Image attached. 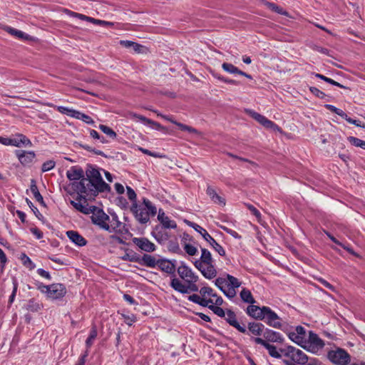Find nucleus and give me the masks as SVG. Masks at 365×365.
<instances>
[{
  "mask_svg": "<svg viewBox=\"0 0 365 365\" xmlns=\"http://www.w3.org/2000/svg\"><path fill=\"white\" fill-rule=\"evenodd\" d=\"M327 358L335 365H349L351 361L350 354L342 348L329 351Z\"/></svg>",
  "mask_w": 365,
  "mask_h": 365,
  "instance_id": "0eeeda50",
  "label": "nucleus"
},
{
  "mask_svg": "<svg viewBox=\"0 0 365 365\" xmlns=\"http://www.w3.org/2000/svg\"><path fill=\"white\" fill-rule=\"evenodd\" d=\"M112 220L108 221V222L110 223V230L112 232H119L120 233H123V230H121V227H124L125 225H123V223L119 221L118 217L115 213H113L111 215Z\"/></svg>",
  "mask_w": 365,
  "mask_h": 365,
  "instance_id": "bb28decb",
  "label": "nucleus"
},
{
  "mask_svg": "<svg viewBox=\"0 0 365 365\" xmlns=\"http://www.w3.org/2000/svg\"><path fill=\"white\" fill-rule=\"evenodd\" d=\"M220 305H216L215 304H210L208 308L211 309L216 315L220 317H225L226 312L220 307Z\"/></svg>",
  "mask_w": 365,
  "mask_h": 365,
  "instance_id": "09e8293b",
  "label": "nucleus"
},
{
  "mask_svg": "<svg viewBox=\"0 0 365 365\" xmlns=\"http://www.w3.org/2000/svg\"><path fill=\"white\" fill-rule=\"evenodd\" d=\"M240 295L241 299L244 302L248 303L250 304L255 303V299H254L251 292L249 289H247L246 288H243L242 289V291L240 292Z\"/></svg>",
  "mask_w": 365,
  "mask_h": 365,
  "instance_id": "2f4dec72",
  "label": "nucleus"
},
{
  "mask_svg": "<svg viewBox=\"0 0 365 365\" xmlns=\"http://www.w3.org/2000/svg\"><path fill=\"white\" fill-rule=\"evenodd\" d=\"M132 211L140 223L145 224L149 221L150 215L143 206L135 204L133 205Z\"/></svg>",
  "mask_w": 365,
  "mask_h": 365,
  "instance_id": "4468645a",
  "label": "nucleus"
},
{
  "mask_svg": "<svg viewBox=\"0 0 365 365\" xmlns=\"http://www.w3.org/2000/svg\"><path fill=\"white\" fill-rule=\"evenodd\" d=\"M84 174L86 173L81 167L74 165L67 170L66 177L71 182H79L81 179H85Z\"/></svg>",
  "mask_w": 365,
  "mask_h": 365,
  "instance_id": "ddd939ff",
  "label": "nucleus"
},
{
  "mask_svg": "<svg viewBox=\"0 0 365 365\" xmlns=\"http://www.w3.org/2000/svg\"><path fill=\"white\" fill-rule=\"evenodd\" d=\"M131 115H132L133 118L139 120L145 124L150 125L151 123H153V120H152L149 118H147L146 117H145L143 115L137 114V113H132Z\"/></svg>",
  "mask_w": 365,
  "mask_h": 365,
  "instance_id": "5fc2aeb1",
  "label": "nucleus"
},
{
  "mask_svg": "<svg viewBox=\"0 0 365 365\" xmlns=\"http://www.w3.org/2000/svg\"><path fill=\"white\" fill-rule=\"evenodd\" d=\"M11 145L21 147L22 145L26 146H31V141L24 135L19 134L16 138H11Z\"/></svg>",
  "mask_w": 365,
  "mask_h": 365,
  "instance_id": "393cba45",
  "label": "nucleus"
},
{
  "mask_svg": "<svg viewBox=\"0 0 365 365\" xmlns=\"http://www.w3.org/2000/svg\"><path fill=\"white\" fill-rule=\"evenodd\" d=\"M200 293L202 297H205L206 296L212 297V299L217 298V294L214 292L213 289L209 287H203L200 289Z\"/></svg>",
  "mask_w": 365,
  "mask_h": 365,
  "instance_id": "c9c22d12",
  "label": "nucleus"
},
{
  "mask_svg": "<svg viewBox=\"0 0 365 365\" xmlns=\"http://www.w3.org/2000/svg\"><path fill=\"white\" fill-rule=\"evenodd\" d=\"M56 109L58 112H60L62 114L67 115L68 116H71L72 118H75V115H76L78 110L64 107V106H57Z\"/></svg>",
  "mask_w": 365,
  "mask_h": 365,
  "instance_id": "a19ab883",
  "label": "nucleus"
},
{
  "mask_svg": "<svg viewBox=\"0 0 365 365\" xmlns=\"http://www.w3.org/2000/svg\"><path fill=\"white\" fill-rule=\"evenodd\" d=\"M254 341L257 344L262 345L265 349H267L269 354L274 358L280 359L282 357V354H280V350L278 351L277 347L274 345H272L267 342L262 338L256 337L253 339Z\"/></svg>",
  "mask_w": 365,
  "mask_h": 365,
  "instance_id": "dca6fc26",
  "label": "nucleus"
},
{
  "mask_svg": "<svg viewBox=\"0 0 365 365\" xmlns=\"http://www.w3.org/2000/svg\"><path fill=\"white\" fill-rule=\"evenodd\" d=\"M225 319L230 326L235 327L240 332L243 334H248L245 327L241 326L237 322L236 314L233 311L227 309L225 313Z\"/></svg>",
  "mask_w": 365,
  "mask_h": 365,
  "instance_id": "2eb2a0df",
  "label": "nucleus"
},
{
  "mask_svg": "<svg viewBox=\"0 0 365 365\" xmlns=\"http://www.w3.org/2000/svg\"><path fill=\"white\" fill-rule=\"evenodd\" d=\"M227 287L230 286L235 288H238L241 285V282L239 281V279L230 274H227Z\"/></svg>",
  "mask_w": 365,
  "mask_h": 365,
  "instance_id": "37998d69",
  "label": "nucleus"
},
{
  "mask_svg": "<svg viewBox=\"0 0 365 365\" xmlns=\"http://www.w3.org/2000/svg\"><path fill=\"white\" fill-rule=\"evenodd\" d=\"M37 273L42 277L43 278H46L48 280H51V274H49L48 272L44 270L42 268H39L37 269Z\"/></svg>",
  "mask_w": 365,
  "mask_h": 365,
  "instance_id": "338daca9",
  "label": "nucleus"
},
{
  "mask_svg": "<svg viewBox=\"0 0 365 365\" xmlns=\"http://www.w3.org/2000/svg\"><path fill=\"white\" fill-rule=\"evenodd\" d=\"M13 285H14L13 291H12V293L10 295L9 299V304L13 303V302L15 299V297H16V292H17V289H18V283H17L16 280L14 279L13 281Z\"/></svg>",
  "mask_w": 365,
  "mask_h": 365,
  "instance_id": "e2e57ef3",
  "label": "nucleus"
},
{
  "mask_svg": "<svg viewBox=\"0 0 365 365\" xmlns=\"http://www.w3.org/2000/svg\"><path fill=\"white\" fill-rule=\"evenodd\" d=\"M30 189H31V191L33 193L34 197L36 199V200L37 202H38L41 205L46 206V204L43 201V198L42 195H41V193L39 192L38 187L36 185V182L34 180H31V185Z\"/></svg>",
  "mask_w": 365,
  "mask_h": 365,
  "instance_id": "473e14b6",
  "label": "nucleus"
},
{
  "mask_svg": "<svg viewBox=\"0 0 365 365\" xmlns=\"http://www.w3.org/2000/svg\"><path fill=\"white\" fill-rule=\"evenodd\" d=\"M157 266L160 270L168 274H173L175 272V264L170 260L165 259H158Z\"/></svg>",
  "mask_w": 365,
  "mask_h": 365,
  "instance_id": "412c9836",
  "label": "nucleus"
},
{
  "mask_svg": "<svg viewBox=\"0 0 365 365\" xmlns=\"http://www.w3.org/2000/svg\"><path fill=\"white\" fill-rule=\"evenodd\" d=\"M20 259H21L22 264L26 267L29 269L30 270H32L36 267L35 264L31 261V259L25 253L21 254Z\"/></svg>",
  "mask_w": 365,
  "mask_h": 365,
  "instance_id": "e433bc0d",
  "label": "nucleus"
},
{
  "mask_svg": "<svg viewBox=\"0 0 365 365\" xmlns=\"http://www.w3.org/2000/svg\"><path fill=\"white\" fill-rule=\"evenodd\" d=\"M263 314L261 321H264L268 326L275 329H282V319L270 307L263 306Z\"/></svg>",
  "mask_w": 365,
  "mask_h": 365,
  "instance_id": "6e6552de",
  "label": "nucleus"
},
{
  "mask_svg": "<svg viewBox=\"0 0 365 365\" xmlns=\"http://www.w3.org/2000/svg\"><path fill=\"white\" fill-rule=\"evenodd\" d=\"M4 30L7 31L9 34L14 36L21 39L28 40L30 38V36L20 30H17L16 29L11 28L10 26H6Z\"/></svg>",
  "mask_w": 365,
  "mask_h": 365,
  "instance_id": "c756f323",
  "label": "nucleus"
},
{
  "mask_svg": "<svg viewBox=\"0 0 365 365\" xmlns=\"http://www.w3.org/2000/svg\"><path fill=\"white\" fill-rule=\"evenodd\" d=\"M221 227L225 232H226L227 234L230 235L234 238L238 239V240L242 238L241 235H240L236 231H235L232 229H230L227 227Z\"/></svg>",
  "mask_w": 365,
  "mask_h": 365,
  "instance_id": "0e129e2a",
  "label": "nucleus"
},
{
  "mask_svg": "<svg viewBox=\"0 0 365 365\" xmlns=\"http://www.w3.org/2000/svg\"><path fill=\"white\" fill-rule=\"evenodd\" d=\"M163 229H175L177 227V224L174 220H170L168 217L165 218L163 222H160Z\"/></svg>",
  "mask_w": 365,
  "mask_h": 365,
  "instance_id": "de8ad7c7",
  "label": "nucleus"
},
{
  "mask_svg": "<svg viewBox=\"0 0 365 365\" xmlns=\"http://www.w3.org/2000/svg\"><path fill=\"white\" fill-rule=\"evenodd\" d=\"M143 204L144 208H146L150 216H154L156 215L157 209L148 199L143 198Z\"/></svg>",
  "mask_w": 365,
  "mask_h": 365,
  "instance_id": "f704fd0d",
  "label": "nucleus"
},
{
  "mask_svg": "<svg viewBox=\"0 0 365 365\" xmlns=\"http://www.w3.org/2000/svg\"><path fill=\"white\" fill-rule=\"evenodd\" d=\"M99 129L112 139H115L117 136L116 133L112 128L107 125H100Z\"/></svg>",
  "mask_w": 365,
  "mask_h": 365,
  "instance_id": "49530a36",
  "label": "nucleus"
},
{
  "mask_svg": "<svg viewBox=\"0 0 365 365\" xmlns=\"http://www.w3.org/2000/svg\"><path fill=\"white\" fill-rule=\"evenodd\" d=\"M90 135L94 138L99 140L102 143H106L108 141L103 136L99 135V133L95 130H90Z\"/></svg>",
  "mask_w": 365,
  "mask_h": 365,
  "instance_id": "052dcab7",
  "label": "nucleus"
},
{
  "mask_svg": "<svg viewBox=\"0 0 365 365\" xmlns=\"http://www.w3.org/2000/svg\"><path fill=\"white\" fill-rule=\"evenodd\" d=\"M222 303L223 299L221 297H217V298L215 300L212 299H207L205 297H202L198 304L204 307H208V306H210V304H215L216 305H222Z\"/></svg>",
  "mask_w": 365,
  "mask_h": 365,
  "instance_id": "7c9ffc66",
  "label": "nucleus"
},
{
  "mask_svg": "<svg viewBox=\"0 0 365 365\" xmlns=\"http://www.w3.org/2000/svg\"><path fill=\"white\" fill-rule=\"evenodd\" d=\"M178 273L180 277L185 281L186 284H183L179 279L174 277L170 282V287L175 291L187 294L190 292H197L199 288L196 284L198 280V276L187 265L182 264L178 268Z\"/></svg>",
  "mask_w": 365,
  "mask_h": 365,
  "instance_id": "f03ea898",
  "label": "nucleus"
},
{
  "mask_svg": "<svg viewBox=\"0 0 365 365\" xmlns=\"http://www.w3.org/2000/svg\"><path fill=\"white\" fill-rule=\"evenodd\" d=\"M263 336L267 342H279L282 343L283 341V337L279 332L273 331L269 329H265L263 332Z\"/></svg>",
  "mask_w": 365,
  "mask_h": 365,
  "instance_id": "6ab92c4d",
  "label": "nucleus"
},
{
  "mask_svg": "<svg viewBox=\"0 0 365 365\" xmlns=\"http://www.w3.org/2000/svg\"><path fill=\"white\" fill-rule=\"evenodd\" d=\"M138 262L143 266L153 268L157 266L158 259L150 255L144 254Z\"/></svg>",
  "mask_w": 365,
  "mask_h": 365,
  "instance_id": "b1692460",
  "label": "nucleus"
},
{
  "mask_svg": "<svg viewBox=\"0 0 365 365\" xmlns=\"http://www.w3.org/2000/svg\"><path fill=\"white\" fill-rule=\"evenodd\" d=\"M152 236L159 242L163 243L169 238L168 234L160 225H156L151 232Z\"/></svg>",
  "mask_w": 365,
  "mask_h": 365,
  "instance_id": "4be33fe9",
  "label": "nucleus"
},
{
  "mask_svg": "<svg viewBox=\"0 0 365 365\" xmlns=\"http://www.w3.org/2000/svg\"><path fill=\"white\" fill-rule=\"evenodd\" d=\"M206 193L215 203L219 204L220 205H225V198L220 196L212 187L208 186L206 190Z\"/></svg>",
  "mask_w": 365,
  "mask_h": 365,
  "instance_id": "a878e982",
  "label": "nucleus"
},
{
  "mask_svg": "<svg viewBox=\"0 0 365 365\" xmlns=\"http://www.w3.org/2000/svg\"><path fill=\"white\" fill-rule=\"evenodd\" d=\"M64 12H65V14H66L67 15H68L71 17L78 18V19H79L81 20H83V21H85L86 17V16L84 14L76 13V12L72 11H70L68 9H65Z\"/></svg>",
  "mask_w": 365,
  "mask_h": 365,
  "instance_id": "bf43d9fd",
  "label": "nucleus"
},
{
  "mask_svg": "<svg viewBox=\"0 0 365 365\" xmlns=\"http://www.w3.org/2000/svg\"><path fill=\"white\" fill-rule=\"evenodd\" d=\"M315 76L319 79H322L324 81H326L327 83H329L333 86H338L339 88H348L347 87L341 85V83L335 81L334 80L330 78H328L322 74H320V73H316L315 74Z\"/></svg>",
  "mask_w": 365,
  "mask_h": 365,
  "instance_id": "ea45409f",
  "label": "nucleus"
},
{
  "mask_svg": "<svg viewBox=\"0 0 365 365\" xmlns=\"http://www.w3.org/2000/svg\"><path fill=\"white\" fill-rule=\"evenodd\" d=\"M56 165V163L53 160H47L43 163L41 167L42 172H47L52 170Z\"/></svg>",
  "mask_w": 365,
  "mask_h": 365,
  "instance_id": "603ef678",
  "label": "nucleus"
},
{
  "mask_svg": "<svg viewBox=\"0 0 365 365\" xmlns=\"http://www.w3.org/2000/svg\"><path fill=\"white\" fill-rule=\"evenodd\" d=\"M236 288L227 286V287L225 288L222 292L229 299H232L236 296Z\"/></svg>",
  "mask_w": 365,
  "mask_h": 365,
  "instance_id": "3c124183",
  "label": "nucleus"
},
{
  "mask_svg": "<svg viewBox=\"0 0 365 365\" xmlns=\"http://www.w3.org/2000/svg\"><path fill=\"white\" fill-rule=\"evenodd\" d=\"M153 111L154 113H155L158 116H160L163 119H165V120H168L169 122H171L172 123L176 125L181 130H185V131H187L189 133H195V134H198L199 133L197 130H196L195 128H192L191 126L185 125L183 123L177 122V121L174 120L170 116L163 115V114L158 113L157 110H153Z\"/></svg>",
  "mask_w": 365,
  "mask_h": 365,
  "instance_id": "a211bd4d",
  "label": "nucleus"
},
{
  "mask_svg": "<svg viewBox=\"0 0 365 365\" xmlns=\"http://www.w3.org/2000/svg\"><path fill=\"white\" fill-rule=\"evenodd\" d=\"M266 5L267 8H269L270 10L274 11L275 13H277L281 15H284L287 16L288 12L285 10H284L282 7L277 6V4L271 2H267Z\"/></svg>",
  "mask_w": 365,
  "mask_h": 365,
  "instance_id": "58836bf2",
  "label": "nucleus"
},
{
  "mask_svg": "<svg viewBox=\"0 0 365 365\" xmlns=\"http://www.w3.org/2000/svg\"><path fill=\"white\" fill-rule=\"evenodd\" d=\"M251 116L262 125L264 124V122L267 119V118L265 116H264L258 113H256V112H252L251 114Z\"/></svg>",
  "mask_w": 365,
  "mask_h": 365,
  "instance_id": "680f3d73",
  "label": "nucleus"
},
{
  "mask_svg": "<svg viewBox=\"0 0 365 365\" xmlns=\"http://www.w3.org/2000/svg\"><path fill=\"white\" fill-rule=\"evenodd\" d=\"M96 336H97V330L95 327H93L90 331L89 336L88 337V339L86 341V346L87 348L86 349L88 350L90 349V347L92 346L93 341L95 340Z\"/></svg>",
  "mask_w": 365,
  "mask_h": 365,
  "instance_id": "a18cd8bd",
  "label": "nucleus"
},
{
  "mask_svg": "<svg viewBox=\"0 0 365 365\" xmlns=\"http://www.w3.org/2000/svg\"><path fill=\"white\" fill-rule=\"evenodd\" d=\"M67 290L66 286L61 283H54L51 284L48 291V298L51 299H62L66 294Z\"/></svg>",
  "mask_w": 365,
  "mask_h": 365,
  "instance_id": "9b49d317",
  "label": "nucleus"
},
{
  "mask_svg": "<svg viewBox=\"0 0 365 365\" xmlns=\"http://www.w3.org/2000/svg\"><path fill=\"white\" fill-rule=\"evenodd\" d=\"M222 69L231 74H240V71L237 67L230 63H223L222 64Z\"/></svg>",
  "mask_w": 365,
  "mask_h": 365,
  "instance_id": "4c0bfd02",
  "label": "nucleus"
},
{
  "mask_svg": "<svg viewBox=\"0 0 365 365\" xmlns=\"http://www.w3.org/2000/svg\"><path fill=\"white\" fill-rule=\"evenodd\" d=\"M36 287L41 293L45 294L46 295V297H48V291L51 287V284L45 285L42 282H37Z\"/></svg>",
  "mask_w": 365,
  "mask_h": 365,
  "instance_id": "6e6d98bb",
  "label": "nucleus"
},
{
  "mask_svg": "<svg viewBox=\"0 0 365 365\" xmlns=\"http://www.w3.org/2000/svg\"><path fill=\"white\" fill-rule=\"evenodd\" d=\"M76 115H75V118L81 120L87 124H91V125L94 124V120L89 115H88L85 113H83L80 111H77V113H76Z\"/></svg>",
  "mask_w": 365,
  "mask_h": 365,
  "instance_id": "c03bdc74",
  "label": "nucleus"
},
{
  "mask_svg": "<svg viewBox=\"0 0 365 365\" xmlns=\"http://www.w3.org/2000/svg\"><path fill=\"white\" fill-rule=\"evenodd\" d=\"M24 307L29 312H36L42 309L43 305L36 299H31L27 302Z\"/></svg>",
  "mask_w": 365,
  "mask_h": 365,
  "instance_id": "c85d7f7f",
  "label": "nucleus"
},
{
  "mask_svg": "<svg viewBox=\"0 0 365 365\" xmlns=\"http://www.w3.org/2000/svg\"><path fill=\"white\" fill-rule=\"evenodd\" d=\"M132 241L134 245L143 252H153L156 250L155 244L146 237H134L132 239Z\"/></svg>",
  "mask_w": 365,
  "mask_h": 365,
  "instance_id": "f8f14e48",
  "label": "nucleus"
},
{
  "mask_svg": "<svg viewBox=\"0 0 365 365\" xmlns=\"http://www.w3.org/2000/svg\"><path fill=\"white\" fill-rule=\"evenodd\" d=\"M348 141L356 147L361 148L365 150V141L354 136H349L347 138Z\"/></svg>",
  "mask_w": 365,
  "mask_h": 365,
  "instance_id": "79ce46f5",
  "label": "nucleus"
},
{
  "mask_svg": "<svg viewBox=\"0 0 365 365\" xmlns=\"http://www.w3.org/2000/svg\"><path fill=\"white\" fill-rule=\"evenodd\" d=\"M289 338L303 348H307V334L305 329L302 326H297L294 331L288 334Z\"/></svg>",
  "mask_w": 365,
  "mask_h": 365,
  "instance_id": "1a4fd4ad",
  "label": "nucleus"
},
{
  "mask_svg": "<svg viewBox=\"0 0 365 365\" xmlns=\"http://www.w3.org/2000/svg\"><path fill=\"white\" fill-rule=\"evenodd\" d=\"M246 312L250 317H251L257 320H260L262 318V314H263L262 307H260L254 305V304H250L247 307Z\"/></svg>",
  "mask_w": 365,
  "mask_h": 365,
  "instance_id": "5701e85b",
  "label": "nucleus"
},
{
  "mask_svg": "<svg viewBox=\"0 0 365 365\" xmlns=\"http://www.w3.org/2000/svg\"><path fill=\"white\" fill-rule=\"evenodd\" d=\"M91 213L92 214L91 221L93 224L98 225L101 229L111 232L110 227L108 224L110 217L102 209L96 206H91Z\"/></svg>",
  "mask_w": 365,
  "mask_h": 365,
  "instance_id": "423d86ee",
  "label": "nucleus"
},
{
  "mask_svg": "<svg viewBox=\"0 0 365 365\" xmlns=\"http://www.w3.org/2000/svg\"><path fill=\"white\" fill-rule=\"evenodd\" d=\"M309 91L313 95L319 98L323 99L326 97V94L316 87H310Z\"/></svg>",
  "mask_w": 365,
  "mask_h": 365,
  "instance_id": "4d7b16f0",
  "label": "nucleus"
},
{
  "mask_svg": "<svg viewBox=\"0 0 365 365\" xmlns=\"http://www.w3.org/2000/svg\"><path fill=\"white\" fill-rule=\"evenodd\" d=\"M184 250L186 252V253L190 256H194L197 254V248L190 244H185L184 245Z\"/></svg>",
  "mask_w": 365,
  "mask_h": 365,
  "instance_id": "864d4df0",
  "label": "nucleus"
},
{
  "mask_svg": "<svg viewBox=\"0 0 365 365\" xmlns=\"http://www.w3.org/2000/svg\"><path fill=\"white\" fill-rule=\"evenodd\" d=\"M281 353L288 359L284 360L287 365H304L308 361L307 356L300 349L289 346L286 349H280Z\"/></svg>",
  "mask_w": 365,
  "mask_h": 365,
  "instance_id": "20e7f679",
  "label": "nucleus"
},
{
  "mask_svg": "<svg viewBox=\"0 0 365 365\" xmlns=\"http://www.w3.org/2000/svg\"><path fill=\"white\" fill-rule=\"evenodd\" d=\"M201 252L200 259L195 262V267L200 271L206 279H213L217 276V272L214 264L212 255L210 252L205 248H202Z\"/></svg>",
  "mask_w": 365,
  "mask_h": 365,
  "instance_id": "7ed1b4c3",
  "label": "nucleus"
},
{
  "mask_svg": "<svg viewBox=\"0 0 365 365\" xmlns=\"http://www.w3.org/2000/svg\"><path fill=\"white\" fill-rule=\"evenodd\" d=\"M66 235L72 242L78 246L83 247L87 244V240L76 231L68 230L66 232Z\"/></svg>",
  "mask_w": 365,
  "mask_h": 365,
  "instance_id": "aec40b11",
  "label": "nucleus"
},
{
  "mask_svg": "<svg viewBox=\"0 0 365 365\" xmlns=\"http://www.w3.org/2000/svg\"><path fill=\"white\" fill-rule=\"evenodd\" d=\"M215 284L222 292L227 287V277H218L215 281Z\"/></svg>",
  "mask_w": 365,
  "mask_h": 365,
  "instance_id": "8fccbe9b",
  "label": "nucleus"
},
{
  "mask_svg": "<svg viewBox=\"0 0 365 365\" xmlns=\"http://www.w3.org/2000/svg\"><path fill=\"white\" fill-rule=\"evenodd\" d=\"M126 189H127V196H128V199L133 202H135L136 201V194H135V191L130 187H128V186L126 187Z\"/></svg>",
  "mask_w": 365,
  "mask_h": 365,
  "instance_id": "69168bd1",
  "label": "nucleus"
},
{
  "mask_svg": "<svg viewBox=\"0 0 365 365\" xmlns=\"http://www.w3.org/2000/svg\"><path fill=\"white\" fill-rule=\"evenodd\" d=\"M264 326L259 322H250L248 324L249 331L256 336L263 334Z\"/></svg>",
  "mask_w": 365,
  "mask_h": 365,
  "instance_id": "cd10ccee",
  "label": "nucleus"
},
{
  "mask_svg": "<svg viewBox=\"0 0 365 365\" xmlns=\"http://www.w3.org/2000/svg\"><path fill=\"white\" fill-rule=\"evenodd\" d=\"M31 232L37 238L41 239L43 237V232L38 228L34 227L31 228Z\"/></svg>",
  "mask_w": 365,
  "mask_h": 365,
  "instance_id": "774afa93",
  "label": "nucleus"
},
{
  "mask_svg": "<svg viewBox=\"0 0 365 365\" xmlns=\"http://www.w3.org/2000/svg\"><path fill=\"white\" fill-rule=\"evenodd\" d=\"M16 155L20 163L24 165H29L35 158V153L33 151L16 150Z\"/></svg>",
  "mask_w": 365,
  "mask_h": 365,
  "instance_id": "f3484780",
  "label": "nucleus"
},
{
  "mask_svg": "<svg viewBox=\"0 0 365 365\" xmlns=\"http://www.w3.org/2000/svg\"><path fill=\"white\" fill-rule=\"evenodd\" d=\"M263 126L267 128L272 129L273 130H279L280 128L275 124L274 122L269 119H266V120L264 122Z\"/></svg>",
  "mask_w": 365,
  "mask_h": 365,
  "instance_id": "13d9d810",
  "label": "nucleus"
},
{
  "mask_svg": "<svg viewBox=\"0 0 365 365\" xmlns=\"http://www.w3.org/2000/svg\"><path fill=\"white\" fill-rule=\"evenodd\" d=\"M84 200L83 198H81V200H78V197H76V200L78 202H75L73 200H71V204L79 212L83 213V214H90L91 213V206L89 207H87L86 206H84L81 202V200Z\"/></svg>",
  "mask_w": 365,
  "mask_h": 365,
  "instance_id": "72a5a7b5",
  "label": "nucleus"
},
{
  "mask_svg": "<svg viewBox=\"0 0 365 365\" xmlns=\"http://www.w3.org/2000/svg\"><path fill=\"white\" fill-rule=\"evenodd\" d=\"M306 345L309 351L315 353L324 347V343L317 334L310 331L309 333L308 339H307Z\"/></svg>",
  "mask_w": 365,
  "mask_h": 365,
  "instance_id": "9d476101",
  "label": "nucleus"
},
{
  "mask_svg": "<svg viewBox=\"0 0 365 365\" xmlns=\"http://www.w3.org/2000/svg\"><path fill=\"white\" fill-rule=\"evenodd\" d=\"M187 224L192 227L195 231L199 232L203 239L209 243V245L212 247V249L217 252L220 256L225 257L226 255L225 249L216 242V240L207 232V231L200 226L199 225L192 222L190 221H186Z\"/></svg>",
  "mask_w": 365,
  "mask_h": 365,
  "instance_id": "39448f33",
  "label": "nucleus"
},
{
  "mask_svg": "<svg viewBox=\"0 0 365 365\" xmlns=\"http://www.w3.org/2000/svg\"><path fill=\"white\" fill-rule=\"evenodd\" d=\"M85 179L79 182H70L65 188L70 195L78 194V200L93 197L100 192L110 191V187L103 180L100 170L96 166L88 164L85 171Z\"/></svg>",
  "mask_w": 365,
  "mask_h": 365,
  "instance_id": "f257e3e1",
  "label": "nucleus"
}]
</instances>
